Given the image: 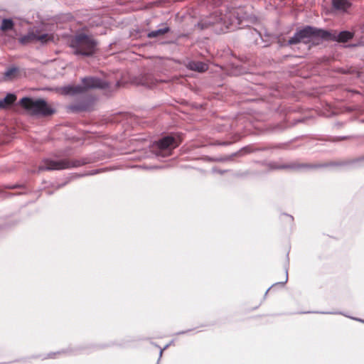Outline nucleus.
<instances>
[{
  "mask_svg": "<svg viewBox=\"0 0 364 364\" xmlns=\"http://www.w3.org/2000/svg\"><path fill=\"white\" fill-rule=\"evenodd\" d=\"M286 167H287V166H282V168H286ZM272 168H280L281 167L274 166H272Z\"/></svg>",
  "mask_w": 364,
  "mask_h": 364,
  "instance_id": "aec40b11",
  "label": "nucleus"
},
{
  "mask_svg": "<svg viewBox=\"0 0 364 364\" xmlns=\"http://www.w3.org/2000/svg\"><path fill=\"white\" fill-rule=\"evenodd\" d=\"M357 46H364V41L361 40L358 44Z\"/></svg>",
  "mask_w": 364,
  "mask_h": 364,
  "instance_id": "6ab92c4d",
  "label": "nucleus"
},
{
  "mask_svg": "<svg viewBox=\"0 0 364 364\" xmlns=\"http://www.w3.org/2000/svg\"><path fill=\"white\" fill-rule=\"evenodd\" d=\"M269 289H270V288H269V289H267V291H266V294L268 293V291H269Z\"/></svg>",
  "mask_w": 364,
  "mask_h": 364,
  "instance_id": "b1692460",
  "label": "nucleus"
},
{
  "mask_svg": "<svg viewBox=\"0 0 364 364\" xmlns=\"http://www.w3.org/2000/svg\"><path fill=\"white\" fill-rule=\"evenodd\" d=\"M333 8L335 10L346 12L351 6L348 0H332Z\"/></svg>",
  "mask_w": 364,
  "mask_h": 364,
  "instance_id": "9b49d317",
  "label": "nucleus"
},
{
  "mask_svg": "<svg viewBox=\"0 0 364 364\" xmlns=\"http://www.w3.org/2000/svg\"><path fill=\"white\" fill-rule=\"evenodd\" d=\"M82 85H68L62 87V93L65 95H75L82 93L88 89L100 88L104 89L108 87V83L98 77H87L82 80Z\"/></svg>",
  "mask_w": 364,
  "mask_h": 364,
  "instance_id": "39448f33",
  "label": "nucleus"
},
{
  "mask_svg": "<svg viewBox=\"0 0 364 364\" xmlns=\"http://www.w3.org/2000/svg\"><path fill=\"white\" fill-rule=\"evenodd\" d=\"M287 217L290 220H292L293 218L291 215H287Z\"/></svg>",
  "mask_w": 364,
  "mask_h": 364,
  "instance_id": "412c9836",
  "label": "nucleus"
},
{
  "mask_svg": "<svg viewBox=\"0 0 364 364\" xmlns=\"http://www.w3.org/2000/svg\"><path fill=\"white\" fill-rule=\"evenodd\" d=\"M186 67L191 70L197 71L199 73H203L208 70V65L205 63L200 62V61H194L191 60L189 61Z\"/></svg>",
  "mask_w": 364,
  "mask_h": 364,
  "instance_id": "9d476101",
  "label": "nucleus"
},
{
  "mask_svg": "<svg viewBox=\"0 0 364 364\" xmlns=\"http://www.w3.org/2000/svg\"><path fill=\"white\" fill-rule=\"evenodd\" d=\"M96 45L94 39L84 33L76 35L70 43L74 54L82 56L92 55L95 51Z\"/></svg>",
  "mask_w": 364,
  "mask_h": 364,
  "instance_id": "20e7f679",
  "label": "nucleus"
},
{
  "mask_svg": "<svg viewBox=\"0 0 364 364\" xmlns=\"http://www.w3.org/2000/svg\"><path fill=\"white\" fill-rule=\"evenodd\" d=\"M21 105L33 116L47 117L53 114L55 110L42 99L23 97L20 101Z\"/></svg>",
  "mask_w": 364,
  "mask_h": 364,
  "instance_id": "7ed1b4c3",
  "label": "nucleus"
},
{
  "mask_svg": "<svg viewBox=\"0 0 364 364\" xmlns=\"http://www.w3.org/2000/svg\"><path fill=\"white\" fill-rule=\"evenodd\" d=\"M70 109L73 111L77 112L85 109V107L82 105H72L70 106Z\"/></svg>",
  "mask_w": 364,
  "mask_h": 364,
  "instance_id": "dca6fc26",
  "label": "nucleus"
},
{
  "mask_svg": "<svg viewBox=\"0 0 364 364\" xmlns=\"http://www.w3.org/2000/svg\"><path fill=\"white\" fill-rule=\"evenodd\" d=\"M175 144L173 137L167 136L155 142L150 147L151 151L157 157H166L171 154V149H174Z\"/></svg>",
  "mask_w": 364,
  "mask_h": 364,
  "instance_id": "423d86ee",
  "label": "nucleus"
},
{
  "mask_svg": "<svg viewBox=\"0 0 364 364\" xmlns=\"http://www.w3.org/2000/svg\"><path fill=\"white\" fill-rule=\"evenodd\" d=\"M353 318L364 323V321H363L361 319H358V318Z\"/></svg>",
  "mask_w": 364,
  "mask_h": 364,
  "instance_id": "5701e85b",
  "label": "nucleus"
},
{
  "mask_svg": "<svg viewBox=\"0 0 364 364\" xmlns=\"http://www.w3.org/2000/svg\"><path fill=\"white\" fill-rule=\"evenodd\" d=\"M157 364H159V362L157 363Z\"/></svg>",
  "mask_w": 364,
  "mask_h": 364,
  "instance_id": "393cba45",
  "label": "nucleus"
},
{
  "mask_svg": "<svg viewBox=\"0 0 364 364\" xmlns=\"http://www.w3.org/2000/svg\"><path fill=\"white\" fill-rule=\"evenodd\" d=\"M98 172H99V171L96 170V171H95L94 172L91 173L90 174H95V173H98Z\"/></svg>",
  "mask_w": 364,
  "mask_h": 364,
  "instance_id": "4be33fe9",
  "label": "nucleus"
},
{
  "mask_svg": "<svg viewBox=\"0 0 364 364\" xmlns=\"http://www.w3.org/2000/svg\"><path fill=\"white\" fill-rule=\"evenodd\" d=\"M18 71V68L16 67H13L9 68L4 73V77L6 78H11L14 74H16Z\"/></svg>",
  "mask_w": 364,
  "mask_h": 364,
  "instance_id": "2eb2a0df",
  "label": "nucleus"
},
{
  "mask_svg": "<svg viewBox=\"0 0 364 364\" xmlns=\"http://www.w3.org/2000/svg\"><path fill=\"white\" fill-rule=\"evenodd\" d=\"M168 346H169V344H167L166 346H164V348H162V349H161V350H160L159 360L161 359V356H162L163 351H164V350H166Z\"/></svg>",
  "mask_w": 364,
  "mask_h": 364,
  "instance_id": "a211bd4d",
  "label": "nucleus"
},
{
  "mask_svg": "<svg viewBox=\"0 0 364 364\" xmlns=\"http://www.w3.org/2000/svg\"><path fill=\"white\" fill-rule=\"evenodd\" d=\"M170 28L168 26H165L157 30L152 31L147 34V37L150 38H156L159 36L164 35L169 31Z\"/></svg>",
  "mask_w": 364,
  "mask_h": 364,
  "instance_id": "ddd939ff",
  "label": "nucleus"
},
{
  "mask_svg": "<svg viewBox=\"0 0 364 364\" xmlns=\"http://www.w3.org/2000/svg\"><path fill=\"white\" fill-rule=\"evenodd\" d=\"M247 17L242 8H234L226 11L225 14L218 11H215L207 21L208 24H221L220 31L240 28L242 21Z\"/></svg>",
  "mask_w": 364,
  "mask_h": 364,
  "instance_id": "f257e3e1",
  "label": "nucleus"
},
{
  "mask_svg": "<svg viewBox=\"0 0 364 364\" xmlns=\"http://www.w3.org/2000/svg\"><path fill=\"white\" fill-rule=\"evenodd\" d=\"M16 100V97L15 95L7 94L4 98L0 100V108H4L12 105Z\"/></svg>",
  "mask_w": 364,
  "mask_h": 364,
  "instance_id": "f8f14e48",
  "label": "nucleus"
},
{
  "mask_svg": "<svg viewBox=\"0 0 364 364\" xmlns=\"http://www.w3.org/2000/svg\"><path fill=\"white\" fill-rule=\"evenodd\" d=\"M81 164H82L78 161H70L67 159L52 160L46 159L42 161V164L39 166V171L63 170L71 167H77Z\"/></svg>",
  "mask_w": 364,
  "mask_h": 364,
  "instance_id": "0eeeda50",
  "label": "nucleus"
},
{
  "mask_svg": "<svg viewBox=\"0 0 364 364\" xmlns=\"http://www.w3.org/2000/svg\"><path fill=\"white\" fill-rule=\"evenodd\" d=\"M328 34L329 35L325 38L326 40H333L343 43L348 41L353 37V33L347 31H343L338 33L336 32L331 33L328 31Z\"/></svg>",
  "mask_w": 364,
  "mask_h": 364,
  "instance_id": "1a4fd4ad",
  "label": "nucleus"
},
{
  "mask_svg": "<svg viewBox=\"0 0 364 364\" xmlns=\"http://www.w3.org/2000/svg\"><path fill=\"white\" fill-rule=\"evenodd\" d=\"M53 36L48 33H41L38 30H32L28 31L26 35L19 38V42L22 44H26L30 42H41L46 43L48 41H53Z\"/></svg>",
  "mask_w": 364,
  "mask_h": 364,
  "instance_id": "6e6552de",
  "label": "nucleus"
},
{
  "mask_svg": "<svg viewBox=\"0 0 364 364\" xmlns=\"http://www.w3.org/2000/svg\"><path fill=\"white\" fill-rule=\"evenodd\" d=\"M328 35V31L307 26L296 31L294 36L288 41V43L290 45L296 44L300 42L307 43L311 41L325 39Z\"/></svg>",
  "mask_w": 364,
  "mask_h": 364,
  "instance_id": "f03ea898",
  "label": "nucleus"
},
{
  "mask_svg": "<svg viewBox=\"0 0 364 364\" xmlns=\"http://www.w3.org/2000/svg\"><path fill=\"white\" fill-rule=\"evenodd\" d=\"M14 27V22L11 19L4 18L1 21L0 28L1 31L11 30Z\"/></svg>",
  "mask_w": 364,
  "mask_h": 364,
  "instance_id": "4468645a",
  "label": "nucleus"
},
{
  "mask_svg": "<svg viewBox=\"0 0 364 364\" xmlns=\"http://www.w3.org/2000/svg\"><path fill=\"white\" fill-rule=\"evenodd\" d=\"M287 280H288V273H287V270H286V275H285V280L284 282H278V283H275L274 284L272 285L274 286V285H277V284H284L287 282Z\"/></svg>",
  "mask_w": 364,
  "mask_h": 364,
  "instance_id": "f3484780",
  "label": "nucleus"
}]
</instances>
